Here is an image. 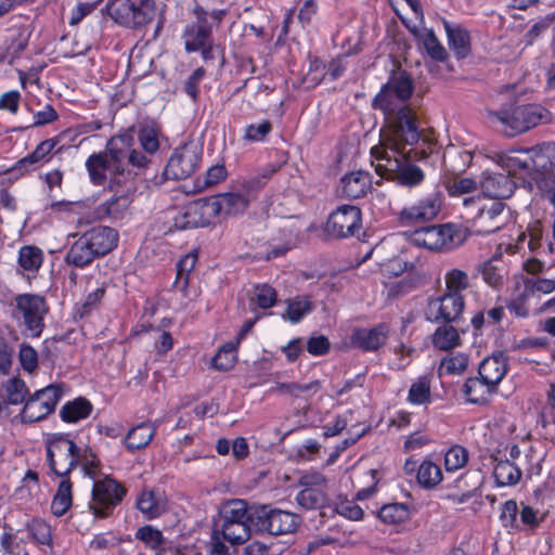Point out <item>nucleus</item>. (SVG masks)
Masks as SVG:
<instances>
[{"mask_svg":"<svg viewBox=\"0 0 555 555\" xmlns=\"http://www.w3.org/2000/svg\"><path fill=\"white\" fill-rule=\"evenodd\" d=\"M78 467L81 468L85 476L95 479L102 468L101 460L95 450L90 446L80 448L78 455Z\"/></svg>","mask_w":555,"mask_h":555,"instance_id":"6e6d98bb","label":"nucleus"},{"mask_svg":"<svg viewBox=\"0 0 555 555\" xmlns=\"http://www.w3.org/2000/svg\"><path fill=\"white\" fill-rule=\"evenodd\" d=\"M95 259L99 257L82 235L70 245L64 258L66 264L78 269L89 267Z\"/></svg>","mask_w":555,"mask_h":555,"instance_id":"c9c22d12","label":"nucleus"},{"mask_svg":"<svg viewBox=\"0 0 555 555\" xmlns=\"http://www.w3.org/2000/svg\"><path fill=\"white\" fill-rule=\"evenodd\" d=\"M480 188L483 197L504 199L513 195L516 185L508 175L483 171Z\"/></svg>","mask_w":555,"mask_h":555,"instance_id":"cd10ccee","label":"nucleus"},{"mask_svg":"<svg viewBox=\"0 0 555 555\" xmlns=\"http://www.w3.org/2000/svg\"><path fill=\"white\" fill-rule=\"evenodd\" d=\"M49 477H66L78 467L80 448L73 433H53L44 440Z\"/></svg>","mask_w":555,"mask_h":555,"instance_id":"39448f33","label":"nucleus"},{"mask_svg":"<svg viewBox=\"0 0 555 555\" xmlns=\"http://www.w3.org/2000/svg\"><path fill=\"white\" fill-rule=\"evenodd\" d=\"M52 480L55 477H50ZM60 482L51 502V513L55 517L64 516L73 505V488L74 483L70 476L59 477Z\"/></svg>","mask_w":555,"mask_h":555,"instance_id":"4c0bfd02","label":"nucleus"},{"mask_svg":"<svg viewBox=\"0 0 555 555\" xmlns=\"http://www.w3.org/2000/svg\"><path fill=\"white\" fill-rule=\"evenodd\" d=\"M377 518L385 525L398 526L411 518V509L405 503H387L378 509Z\"/></svg>","mask_w":555,"mask_h":555,"instance_id":"c03bdc74","label":"nucleus"},{"mask_svg":"<svg viewBox=\"0 0 555 555\" xmlns=\"http://www.w3.org/2000/svg\"><path fill=\"white\" fill-rule=\"evenodd\" d=\"M115 186V189H107L113 193L112 196L95 207L94 217L96 219H108L116 222L129 216V208L137 191L135 180L122 181L121 184Z\"/></svg>","mask_w":555,"mask_h":555,"instance_id":"2eb2a0df","label":"nucleus"},{"mask_svg":"<svg viewBox=\"0 0 555 555\" xmlns=\"http://www.w3.org/2000/svg\"><path fill=\"white\" fill-rule=\"evenodd\" d=\"M405 473L416 470V480L423 489H434L442 481V470L430 459H424L420 464L416 460L408 459L404 463Z\"/></svg>","mask_w":555,"mask_h":555,"instance_id":"7c9ffc66","label":"nucleus"},{"mask_svg":"<svg viewBox=\"0 0 555 555\" xmlns=\"http://www.w3.org/2000/svg\"><path fill=\"white\" fill-rule=\"evenodd\" d=\"M256 531L282 535L294 532L300 524L298 515L272 507L270 504H257L255 511Z\"/></svg>","mask_w":555,"mask_h":555,"instance_id":"dca6fc26","label":"nucleus"},{"mask_svg":"<svg viewBox=\"0 0 555 555\" xmlns=\"http://www.w3.org/2000/svg\"><path fill=\"white\" fill-rule=\"evenodd\" d=\"M105 293L106 287L104 285L89 293L82 302L76 304L74 308V319L77 321L89 317L92 311L100 306Z\"/></svg>","mask_w":555,"mask_h":555,"instance_id":"4d7b16f0","label":"nucleus"},{"mask_svg":"<svg viewBox=\"0 0 555 555\" xmlns=\"http://www.w3.org/2000/svg\"><path fill=\"white\" fill-rule=\"evenodd\" d=\"M417 39L424 48L426 54L436 62H446L449 57L443 44L439 41L434 29H424L417 35Z\"/></svg>","mask_w":555,"mask_h":555,"instance_id":"09e8293b","label":"nucleus"},{"mask_svg":"<svg viewBox=\"0 0 555 555\" xmlns=\"http://www.w3.org/2000/svg\"><path fill=\"white\" fill-rule=\"evenodd\" d=\"M64 396L63 384H50L36 390L26 399L20 413L23 424H33L46 420L51 415Z\"/></svg>","mask_w":555,"mask_h":555,"instance_id":"f8f14e48","label":"nucleus"},{"mask_svg":"<svg viewBox=\"0 0 555 555\" xmlns=\"http://www.w3.org/2000/svg\"><path fill=\"white\" fill-rule=\"evenodd\" d=\"M256 505L241 499H232L221 505L218 529L227 542L241 545L250 539L253 531H256Z\"/></svg>","mask_w":555,"mask_h":555,"instance_id":"20e7f679","label":"nucleus"},{"mask_svg":"<svg viewBox=\"0 0 555 555\" xmlns=\"http://www.w3.org/2000/svg\"><path fill=\"white\" fill-rule=\"evenodd\" d=\"M538 424L542 428V435L546 440L555 441V409L544 406L540 414Z\"/></svg>","mask_w":555,"mask_h":555,"instance_id":"774afa93","label":"nucleus"},{"mask_svg":"<svg viewBox=\"0 0 555 555\" xmlns=\"http://www.w3.org/2000/svg\"><path fill=\"white\" fill-rule=\"evenodd\" d=\"M197 262L198 253L193 249L183 255L176 263V278L172 288L179 292L183 298L190 297V281Z\"/></svg>","mask_w":555,"mask_h":555,"instance_id":"473e14b6","label":"nucleus"},{"mask_svg":"<svg viewBox=\"0 0 555 555\" xmlns=\"http://www.w3.org/2000/svg\"><path fill=\"white\" fill-rule=\"evenodd\" d=\"M85 167L89 180L94 186L115 189V185L121 184L122 181L135 180V173L121 172L113 165V162L104 151L90 154L85 162Z\"/></svg>","mask_w":555,"mask_h":555,"instance_id":"4468645a","label":"nucleus"},{"mask_svg":"<svg viewBox=\"0 0 555 555\" xmlns=\"http://www.w3.org/2000/svg\"><path fill=\"white\" fill-rule=\"evenodd\" d=\"M25 530L30 543L44 554H54V530L42 517H31L25 522Z\"/></svg>","mask_w":555,"mask_h":555,"instance_id":"393cba45","label":"nucleus"},{"mask_svg":"<svg viewBox=\"0 0 555 555\" xmlns=\"http://www.w3.org/2000/svg\"><path fill=\"white\" fill-rule=\"evenodd\" d=\"M16 309L22 313L26 328L39 337L44 327L43 319L48 311L44 297L35 294H22L15 298Z\"/></svg>","mask_w":555,"mask_h":555,"instance_id":"5701e85b","label":"nucleus"},{"mask_svg":"<svg viewBox=\"0 0 555 555\" xmlns=\"http://www.w3.org/2000/svg\"><path fill=\"white\" fill-rule=\"evenodd\" d=\"M372 107L384 115L382 134L385 143L380 146L389 151H404L406 145L417 144L425 138L416 109L411 105L393 106L390 94L385 90L374 96Z\"/></svg>","mask_w":555,"mask_h":555,"instance_id":"f03ea898","label":"nucleus"},{"mask_svg":"<svg viewBox=\"0 0 555 555\" xmlns=\"http://www.w3.org/2000/svg\"><path fill=\"white\" fill-rule=\"evenodd\" d=\"M499 520L501 526L508 532H516L518 528L519 507L514 499L507 500L500 505Z\"/></svg>","mask_w":555,"mask_h":555,"instance_id":"0e129e2a","label":"nucleus"},{"mask_svg":"<svg viewBox=\"0 0 555 555\" xmlns=\"http://www.w3.org/2000/svg\"><path fill=\"white\" fill-rule=\"evenodd\" d=\"M134 538L142 542L151 551H158L165 543L163 532L152 525H144L137 529Z\"/></svg>","mask_w":555,"mask_h":555,"instance_id":"bf43d9fd","label":"nucleus"},{"mask_svg":"<svg viewBox=\"0 0 555 555\" xmlns=\"http://www.w3.org/2000/svg\"><path fill=\"white\" fill-rule=\"evenodd\" d=\"M444 30L447 34L448 46L457 60L466 59L472 52L470 33L461 25L452 26L450 22L444 21Z\"/></svg>","mask_w":555,"mask_h":555,"instance_id":"72a5a7b5","label":"nucleus"},{"mask_svg":"<svg viewBox=\"0 0 555 555\" xmlns=\"http://www.w3.org/2000/svg\"><path fill=\"white\" fill-rule=\"evenodd\" d=\"M134 507L146 520L162 517L168 509V500L164 491L143 487L135 498Z\"/></svg>","mask_w":555,"mask_h":555,"instance_id":"b1692460","label":"nucleus"},{"mask_svg":"<svg viewBox=\"0 0 555 555\" xmlns=\"http://www.w3.org/2000/svg\"><path fill=\"white\" fill-rule=\"evenodd\" d=\"M93 412V404L86 397H77L63 404L60 410V418L66 424H76L87 420Z\"/></svg>","mask_w":555,"mask_h":555,"instance_id":"e433bc0d","label":"nucleus"},{"mask_svg":"<svg viewBox=\"0 0 555 555\" xmlns=\"http://www.w3.org/2000/svg\"><path fill=\"white\" fill-rule=\"evenodd\" d=\"M542 520L543 518L539 517L538 509L521 502L519 508L518 528L516 532L526 531L533 533L538 530Z\"/></svg>","mask_w":555,"mask_h":555,"instance_id":"680f3d73","label":"nucleus"},{"mask_svg":"<svg viewBox=\"0 0 555 555\" xmlns=\"http://www.w3.org/2000/svg\"><path fill=\"white\" fill-rule=\"evenodd\" d=\"M386 91L387 94H390L391 102L393 106L408 105L405 102L413 94V82L409 77H402L398 79L392 86L385 85L378 92Z\"/></svg>","mask_w":555,"mask_h":555,"instance_id":"864d4df0","label":"nucleus"},{"mask_svg":"<svg viewBox=\"0 0 555 555\" xmlns=\"http://www.w3.org/2000/svg\"><path fill=\"white\" fill-rule=\"evenodd\" d=\"M532 289L529 288L525 283L522 287H517V293H515L512 298L506 302V308L508 311L514 314L516 318H527L530 312L529 301L533 298Z\"/></svg>","mask_w":555,"mask_h":555,"instance_id":"603ef678","label":"nucleus"},{"mask_svg":"<svg viewBox=\"0 0 555 555\" xmlns=\"http://www.w3.org/2000/svg\"><path fill=\"white\" fill-rule=\"evenodd\" d=\"M202 156L203 151L197 144L183 143L173 150L165 167V175L172 180L186 179L196 171Z\"/></svg>","mask_w":555,"mask_h":555,"instance_id":"6ab92c4d","label":"nucleus"},{"mask_svg":"<svg viewBox=\"0 0 555 555\" xmlns=\"http://www.w3.org/2000/svg\"><path fill=\"white\" fill-rule=\"evenodd\" d=\"M388 335L389 326L386 323H378L371 328L357 327L351 334V343L363 352H373L386 344Z\"/></svg>","mask_w":555,"mask_h":555,"instance_id":"a878e982","label":"nucleus"},{"mask_svg":"<svg viewBox=\"0 0 555 555\" xmlns=\"http://www.w3.org/2000/svg\"><path fill=\"white\" fill-rule=\"evenodd\" d=\"M299 482L302 489L296 495L298 505L306 509H321L327 506V480L322 474L304 475Z\"/></svg>","mask_w":555,"mask_h":555,"instance_id":"412c9836","label":"nucleus"},{"mask_svg":"<svg viewBox=\"0 0 555 555\" xmlns=\"http://www.w3.org/2000/svg\"><path fill=\"white\" fill-rule=\"evenodd\" d=\"M5 397L0 401V414L8 405H18L25 403L26 396L28 395V388L26 383L18 377L8 379L3 386Z\"/></svg>","mask_w":555,"mask_h":555,"instance_id":"49530a36","label":"nucleus"},{"mask_svg":"<svg viewBox=\"0 0 555 555\" xmlns=\"http://www.w3.org/2000/svg\"><path fill=\"white\" fill-rule=\"evenodd\" d=\"M493 468V477L498 487L514 486L521 478V469L511 460H499Z\"/></svg>","mask_w":555,"mask_h":555,"instance_id":"a18cd8bd","label":"nucleus"},{"mask_svg":"<svg viewBox=\"0 0 555 555\" xmlns=\"http://www.w3.org/2000/svg\"><path fill=\"white\" fill-rule=\"evenodd\" d=\"M361 225V209L353 205H341L330 215L325 229L330 235L344 238L354 235Z\"/></svg>","mask_w":555,"mask_h":555,"instance_id":"4be33fe9","label":"nucleus"},{"mask_svg":"<svg viewBox=\"0 0 555 555\" xmlns=\"http://www.w3.org/2000/svg\"><path fill=\"white\" fill-rule=\"evenodd\" d=\"M28 41L29 36L23 31H17L7 37L0 48V65L5 62L12 65L27 48Z\"/></svg>","mask_w":555,"mask_h":555,"instance_id":"79ce46f5","label":"nucleus"},{"mask_svg":"<svg viewBox=\"0 0 555 555\" xmlns=\"http://www.w3.org/2000/svg\"><path fill=\"white\" fill-rule=\"evenodd\" d=\"M103 151L121 172L135 173V177L151 164L147 155L134 149L133 127L111 137Z\"/></svg>","mask_w":555,"mask_h":555,"instance_id":"423d86ee","label":"nucleus"},{"mask_svg":"<svg viewBox=\"0 0 555 555\" xmlns=\"http://www.w3.org/2000/svg\"><path fill=\"white\" fill-rule=\"evenodd\" d=\"M127 493V488L120 481L106 475L102 479L94 480L89 507L96 518H108Z\"/></svg>","mask_w":555,"mask_h":555,"instance_id":"9b49d317","label":"nucleus"},{"mask_svg":"<svg viewBox=\"0 0 555 555\" xmlns=\"http://www.w3.org/2000/svg\"><path fill=\"white\" fill-rule=\"evenodd\" d=\"M2 529L3 531L0 534L1 555H21V541H18L14 528L4 522Z\"/></svg>","mask_w":555,"mask_h":555,"instance_id":"338daca9","label":"nucleus"},{"mask_svg":"<svg viewBox=\"0 0 555 555\" xmlns=\"http://www.w3.org/2000/svg\"><path fill=\"white\" fill-rule=\"evenodd\" d=\"M441 205L438 194H428L404 206L397 216V222L402 228L414 230L435 220L441 211Z\"/></svg>","mask_w":555,"mask_h":555,"instance_id":"a211bd4d","label":"nucleus"},{"mask_svg":"<svg viewBox=\"0 0 555 555\" xmlns=\"http://www.w3.org/2000/svg\"><path fill=\"white\" fill-rule=\"evenodd\" d=\"M156 434V427L151 422H143L132 427L126 438V448L130 451L141 450L149 446Z\"/></svg>","mask_w":555,"mask_h":555,"instance_id":"37998d69","label":"nucleus"},{"mask_svg":"<svg viewBox=\"0 0 555 555\" xmlns=\"http://www.w3.org/2000/svg\"><path fill=\"white\" fill-rule=\"evenodd\" d=\"M313 309V304L309 296H295L286 300V310L282 315L283 319L291 323H299Z\"/></svg>","mask_w":555,"mask_h":555,"instance_id":"3c124183","label":"nucleus"},{"mask_svg":"<svg viewBox=\"0 0 555 555\" xmlns=\"http://www.w3.org/2000/svg\"><path fill=\"white\" fill-rule=\"evenodd\" d=\"M547 155L555 156L554 142L538 144L529 149L509 151L501 156V163L509 177L520 172H539L540 169H546L544 158L547 157Z\"/></svg>","mask_w":555,"mask_h":555,"instance_id":"9d476101","label":"nucleus"},{"mask_svg":"<svg viewBox=\"0 0 555 555\" xmlns=\"http://www.w3.org/2000/svg\"><path fill=\"white\" fill-rule=\"evenodd\" d=\"M436 146L435 140L424 138L417 147L404 151H389L385 146H373L371 149L372 164L375 172L395 184L415 189L423 184L426 179L425 171L415 162L427 159Z\"/></svg>","mask_w":555,"mask_h":555,"instance_id":"f257e3e1","label":"nucleus"},{"mask_svg":"<svg viewBox=\"0 0 555 555\" xmlns=\"http://www.w3.org/2000/svg\"><path fill=\"white\" fill-rule=\"evenodd\" d=\"M158 14L156 0H120L111 13L112 18L119 26L140 30L150 25Z\"/></svg>","mask_w":555,"mask_h":555,"instance_id":"ddd939ff","label":"nucleus"},{"mask_svg":"<svg viewBox=\"0 0 555 555\" xmlns=\"http://www.w3.org/2000/svg\"><path fill=\"white\" fill-rule=\"evenodd\" d=\"M160 133L159 126L154 121L139 125L137 138L144 151L143 154L154 155L159 150Z\"/></svg>","mask_w":555,"mask_h":555,"instance_id":"de8ad7c7","label":"nucleus"},{"mask_svg":"<svg viewBox=\"0 0 555 555\" xmlns=\"http://www.w3.org/2000/svg\"><path fill=\"white\" fill-rule=\"evenodd\" d=\"M468 366V357L459 352L442 358L438 367L439 376L442 375H462Z\"/></svg>","mask_w":555,"mask_h":555,"instance_id":"052dcab7","label":"nucleus"},{"mask_svg":"<svg viewBox=\"0 0 555 555\" xmlns=\"http://www.w3.org/2000/svg\"><path fill=\"white\" fill-rule=\"evenodd\" d=\"M195 21L188 23L181 38L186 53H196L206 43L214 40L212 24L208 21V11L202 5L193 9Z\"/></svg>","mask_w":555,"mask_h":555,"instance_id":"aec40b11","label":"nucleus"},{"mask_svg":"<svg viewBox=\"0 0 555 555\" xmlns=\"http://www.w3.org/2000/svg\"><path fill=\"white\" fill-rule=\"evenodd\" d=\"M60 140L57 137L41 141L35 150L21 158L16 163V168H35L37 165L48 163L51 158L52 151L59 144Z\"/></svg>","mask_w":555,"mask_h":555,"instance_id":"ea45409f","label":"nucleus"},{"mask_svg":"<svg viewBox=\"0 0 555 555\" xmlns=\"http://www.w3.org/2000/svg\"><path fill=\"white\" fill-rule=\"evenodd\" d=\"M371 189V175L363 170H357L346 173L340 179L338 193L346 199H359L364 197Z\"/></svg>","mask_w":555,"mask_h":555,"instance_id":"c756f323","label":"nucleus"},{"mask_svg":"<svg viewBox=\"0 0 555 555\" xmlns=\"http://www.w3.org/2000/svg\"><path fill=\"white\" fill-rule=\"evenodd\" d=\"M433 374H423L414 379L409 388L406 401L412 405H428L433 403Z\"/></svg>","mask_w":555,"mask_h":555,"instance_id":"58836bf2","label":"nucleus"},{"mask_svg":"<svg viewBox=\"0 0 555 555\" xmlns=\"http://www.w3.org/2000/svg\"><path fill=\"white\" fill-rule=\"evenodd\" d=\"M495 115L505 126L506 134L509 137L527 132L543 122H547L551 118L550 111L535 103L514 105L498 112Z\"/></svg>","mask_w":555,"mask_h":555,"instance_id":"1a4fd4ad","label":"nucleus"},{"mask_svg":"<svg viewBox=\"0 0 555 555\" xmlns=\"http://www.w3.org/2000/svg\"><path fill=\"white\" fill-rule=\"evenodd\" d=\"M439 326L431 334V344L441 351L452 350L461 345V337L453 323H437Z\"/></svg>","mask_w":555,"mask_h":555,"instance_id":"a19ab883","label":"nucleus"},{"mask_svg":"<svg viewBox=\"0 0 555 555\" xmlns=\"http://www.w3.org/2000/svg\"><path fill=\"white\" fill-rule=\"evenodd\" d=\"M463 206L467 211L465 225L470 235L486 236L499 231L503 227L502 214L505 205L501 201L485 203L481 196L463 198Z\"/></svg>","mask_w":555,"mask_h":555,"instance_id":"0eeeda50","label":"nucleus"},{"mask_svg":"<svg viewBox=\"0 0 555 555\" xmlns=\"http://www.w3.org/2000/svg\"><path fill=\"white\" fill-rule=\"evenodd\" d=\"M466 402L479 406L489 405L493 395L498 393L499 389L489 384H486L485 378L481 376L468 377L465 379L462 389Z\"/></svg>","mask_w":555,"mask_h":555,"instance_id":"2f4dec72","label":"nucleus"},{"mask_svg":"<svg viewBox=\"0 0 555 555\" xmlns=\"http://www.w3.org/2000/svg\"><path fill=\"white\" fill-rule=\"evenodd\" d=\"M469 454L466 448L453 444L444 454V468L447 472H456L468 463Z\"/></svg>","mask_w":555,"mask_h":555,"instance_id":"69168bd1","label":"nucleus"},{"mask_svg":"<svg viewBox=\"0 0 555 555\" xmlns=\"http://www.w3.org/2000/svg\"><path fill=\"white\" fill-rule=\"evenodd\" d=\"M509 370V359L504 351L493 352L485 358L478 366V375L485 378L486 384L491 387L499 385L506 376Z\"/></svg>","mask_w":555,"mask_h":555,"instance_id":"bb28decb","label":"nucleus"},{"mask_svg":"<svg viewBox=\"0 0 555 555\" xmlns=\"http://www.w3.org/2000/svg\"><path fill=\"white\" fill-rule=\"evenodd\" d=\"M446 293L454 296H464L463 292L470 287V279L466 271L452 268L444 274Z\"/></svg>","mask_w":555,"mask_h":555,"instance_id":"5fc2aeb1","label":"nucleus"},{"mask_svg":"<svg viewBox=\"0 0 555 555\" xmlns=\"http://www.w3.org/2000/svg\"><path fill=\"white\" fill-rule=\"evenodd\" d=\"M219 205L215 195L191 201L175 216L173 227L178 230H186L220 224L222 221Z\"/></svg>","mask_w":555,"mask_h":555,"instance_id":"6e6552de","label":"nucleus"},{"mask_svg":"<svg viewBox=\"0 0 555 555\" xmlns=\"http://www.w3.org/2000/svg\"><path fill=\"white\" fill-rule=\"evenodd\" d=\"M281 393L289 395L295 398H308L319 391L321 384L319 380H312L307 384L299 383H279L276 386Z\"/></svg>","mask_w":555,"mask_h":555,"instance_id":"e2e57ef3","label":"nucleus"},{"mask_svg":"<svg viewBox=\"0 0 555 555\" xmlns=\"http://www.w3.org/2000/svg\"><path fill=\"white\" fill-rule=\"evenodd\" d=\"M217 204H220L221 221L243 215L249 207L248 196L238 192L215 194Z\"/></svg>","mask_w":555,"mask_h":555,"instance_id":"f704fd0d","label":"nucleus"},{"mask_svg":"<svg viewBox=\"0 0 555 555\" xmlns=\"http://www.w3.org/2000/svg\"><path fill=\"white\" fill-rule=\"evenodd\" d=\"M44 261V254L41 248L36 245H24L18 250V266L31 273H37Z\"/></svg>","mask_w":555,"mask_h":555,"instance_id":"8fccbe9b","label":"nucleus"},{"mask_svg":"<svg viewBox=\"0 0 555 555\" xmlns=\"http://www.w3.org/2000/svg\"><path fill=\"white\" fill-rule=\"evenodd\" d=\"M236 360V345L231 341L225 343L212 357L211 367L220 372H228L235 365Z\"/></svg>","mask_w":555,"mask_h":555,"instance_id":"13d9d810","label":"nucleus"},{"mask_svg":"<svg viewBox=\"0 0 555 555\" xmlns=\"http://www.w3.org/2000/svg\"><path fill=\"white\" fill-rule=\"evenodd\" d=\"M465 297L443 293L426 300L424 318L430 323H459L465 310Z\"/></svg>","mask_w":555,"mask_h":555,"instance_id":"f3484780","label":"nucleus"},{"mask_svg":"<svg viewBox=\"0 0 555 555\" xmlns=\"http://www.w3.org/2000/svg\"><path fill=\"white\" fill-rule=\"evenodd\" d=\"M405 235L415 246L431 251L448 253L462 246L468 240L469 232L461 223L447 222L425 224L406 231Z\"/></svg>","mask_w":555,"mask_h":555,"instance_id":"7ed1b4c3","label":"nucleus"},{"mask_svg":"<svg viewBox=\"0 0 555 555\" xmlns=\"http://www.w3.org/2000/svg\"><path fill=\"white\" fill-rule=\"evenodd\" d=\"M99 258L111 253L118 245L117 230L106 225H96L81 234Z\"/></svg>","mask_w":555,"mask_h":555,"instance_id":"c85d7f7f","label":"nucleus"}]
</instances>
